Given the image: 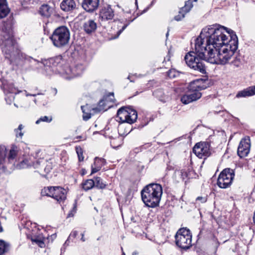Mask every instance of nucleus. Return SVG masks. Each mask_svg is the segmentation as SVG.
<instances>
[{
	"instance_id": "nucleus-1",
	"label": "nucleus",
	"mask_w": 255,
	"mask_h": 255,
	"mask_svg": "<svg viewBox=\"0 0 255 255\" xmlns=\"http://www.w3.org/2000/svg\"><path fill=\"white\" fill-rule=\"evenodd\" d=\"M231 32H235L220 25H213L202 29L200 35L195 40V50L201 57H205L208 49H217L230 43Z\"/></svg>"
},
{
	"instance_id": "nucleus-2",
	"label": "nucleus",
	"mask_w": 255,
	"mask_h": 255,
	"mask_svg": "<svg viewBox=\"0 0 255 255\" xmlns=\"http://www.w3.org/2000/svg\"><path fill=\"white\" fill-rule=\"evenodd\" d=\"M230 43L220 48L208 49L205 56L207 61L212 64L225 65L228 63L238 47V39L236 33L231 32Z\"/></svg>"
},
{
	"instance_id": "nucleus-3",
	"label": "nucleus",
	"mask_w": 255,
	"mask_h": 255,
	"mask_svg": "<svg viewBox=\"0 0 255 255\" xmlns=\"http://www.w3.org/2000/svg\"><path fill=\"white\" fill-rule=\"evenodd\" d=\"M2 51L5 58L8 60L10 64L21 65L23 64V62L39 64L38 61L26 55L18 49L16 44L11 38H8L5 41Z\"/></svg>"
},
{
	"instance_id": "nucleus-4",
	"label": "nucleus",
	"mask_w": 255,
	"mask_h": 255,
	"mask_svg": "<svg viewBox=\"0 0 255 255\" xmlns=\"http://www.w3.org/2000/svg\"><path fill=\"white\" fill-rule=\"evenodd\" d=\"M162 193V187L160 184H149L141 191L142 200L146 206L155 208L159 206Z\"/></svg>"
},
{
	"instance_id": "nucleus-5",
	"label": "nucleus",
	"mask_w": 255,
	"mask_h": 255,
	"mask_svg": "<svg viewBox=\"0 0 255 255\" xmlns=\"http://www.w3.org/2000/svg\"><path fill=\"white\" fill-rule=\"evenodd\" d=\"M39 152H36L30 155H24L22 160L17 164V167L21 169L32 167L40 170L43 168L46 173H48L51 168L44 167L47 161L43 157H39Z\"/></svg>"
},
{
	"instance_id": "nucleus-6",
	"label": "nucleus",
	"mask_w": 255,
	"mask_h": 255,
	"mask_svg": "<svg viewBox=\"0 0 255 255\" xmlns=\"http://www.w3.org/2000/svg\"><path fill=\"white\" fill-rule=\"evenodd\" d=\"M70 38L69 29L61 26L56 28L50 36L53 45L58 48H63L68 45Z\"/></svg>"
},
{
	"instance_id": "nucleus-7",
	"label": "nucleus",
	"mask_w": 255,
	"mask_h": 255,
	"mask_svg": "<svg viewBox=\"0 0 255 255\" xmlns=\"http://www.w3.org/2000/svg\"><path fill=\"white\" fill-rule=\"evenodd\" d=\"M195 51H190L185 56L184 60L187 65L194 70L198 71L202 74L206 73V66L203 60L207 61L206 57L200 56L199 52L195 50Z\"/></svg>"
},
{
	"instance_id": "nucleus-8",
	"label": "nucleus",
	"mask_w": 255,
	"mask_h": 255,
	"mask_svg": "<svg viewBox=\"0 0 255 255\" xmlns=\"http://www.w3.org/2000/svg\"><path fill=\"white\" fill-rule=\"evenodd\" d=\"M175 239L176 245L181 249L186 250L192 246V235L188 229H179L175 236Z\"/></svg>"
},
{
	"instance_id": "nucleus-9",
	"label": "nucleus",
	"mask_w": 255,
	"mask_h": 255,
	"mask_svg": "<svg viewBox=\"0 0 255 255\" xmlns=\"http://www.w3.org/2000/svg\"><path fill=\"white\" fill-rule=\"evenodd\" d=\"M209 86V83L207 79H199L191 82L189 85L188 89L194 101L201 97L202 94L200 91L206 89Z\"/></svg>"
},
{
	"instance_id": "nucleus-10",
	"label": "nucleus",
	"mask_w": 255,
	"mask_h": 255,
	"mask_svg": "<svg viewBox=\"0 0 255 255\" xmlns=\"http://www.w3.org/2000/svg\"><path fill=\"white\" fill-rule=\"evenodd\" d=\"M85 68V66L83 64L78 63L73 67L65 65L58 70V71L63 78L70 80L81 75Z\"/></svg>"
},
{
	"instance_id": "nucleus-11",
	"label": "nucleus",
	"mask_w": 255,
	"mask_h": 255,
	"mask_svg": "<svg viewBox=\"0 0 255 255\" xmlns=\"http://www.w3.org/2000/svg\"><path fill=\"white\" fill-rule=\"evenodd\" d=\"M117 118L119 123L132 124L137 120V112L130 107H122L118 110Z\"/></svg>"
},
{
	"instance_id": "nucleus-12",
	"label": "nucleus",
	"mask_w": 255,
	"mask_h": 255,
	"mask_svg": "<svg viewBox=\"0 0 255 255\" xmlns=\"http://www.w3.org/2000/svg\"><path fill=\"white\" fill-rule=\"evenodd\" d=\"M235 177V172L231 168L224 169L220 174L218 180L217 185L221 188H227L232 183Z\"/></svg>"
},
{
	"instance_id": "nucleus-13",
	"label": "nucleus",
	"mask_w": 255,
	"mask_h": 255,
	"mask_svg": "<svg viewBox=\"0 0 255 255\" xmlns=\"http://www.w3.org/2000/svg\"><path fill=\"white\" fill-rule=\"evenodd\" d=\"M62 61V57L61 55H58L45 60L43 65L47 74L50 75L54 73L55 71L54 68L61 64Z\"/></svg>"
},
{
	"instance_id": "nucleus-14",
	"label": "nucleus",
	"mask_w": 255,
	"mask_h": 255,
	"mask_svg": "<svg viewBox=\"0 0 255 255\" xmlns=\"http://www.w3.org/2000/svg\"><path fill=\"white\" fill-rule=\"evenodd\" d=\"M193 150L196 156L200 158H205L210 154V145L207 142L196 144Z\"/></svg>"
},
{
	"instance_id": "nucleus-15",
	"label": "nucleus",
	"mask_w": 255,
	"mask_h": 255,
	"mask_svg": "<svg viewBox=\"0 0 255 255\" xmlns=\"http://www.w3.org/2000/svg\"><path fill=\"white\" fill-rule=\"evenodd\" d=\"M251 147L250 140L249 137L242 139L238 148V154L241 157L247 156L250 152Z\"/></svg>"
},
{
	"instance_id": "nucleus-16",
	"label": "nucleus",
	"mask_w": 255,
	"mask_h": 255,
	"mask_svg": "<svg viewBox=\"0 0 255 255\" xmlns=\"http://www.w3.org/2000/svg\"><path fill=\"white\" fill-rule=\"evenodd\" d=\"M114 11L110 5H106L100 9L99 16L102 20H111L114 17Z\"/></svg>"
},
{
	"instance_id": "nucleus-17",
	"label": "nucleus",
	"mask_w": 255,
	"mask_h": 255,
	"mask_svg": "<svg viewBox=\"0 0 255 255\" xmlns=\"http://www.w3.org/2000/svg\"><path fill=\"white\" fill-rule=\"evenodd\" d=\"M100 0H83L82 3L83 8L88 12H93L99 7Z\"/></svg>"
},
{
	"instance_id": "nucleus-18",
	"label": "nucleus",
	"mask_w": 255,
	"mask_h": 255,
	"mask_svg": "<svg viewBox=\"0 0 255 255\" xmlns=\"http://www.w3.org/2000/svg\"><path fill=\"white\" fill-rule=\"evenodd\" d=\"M193 1H197V0H188L185 2L184 6L180 8L178 14L174 17L175 20L176 21H180L185 17V15L189 12V11L192 8Z\"/></svg>"
},
{
	"instance_id": "nucleus-19",
	"label": "nucleus",
	"mask_w": 255,
	"mask_h": 255,
	"mask_svg": "<svg viewBox=\"0 0 255 255\" xmlns=\"http://www.w3.org/2000/svg\"><path fill=\"white\" fill-rule=\"evenodd\" d=\"M52 198L59 203L63 202L66 199V190L60 186H55Z\"/></svg>"
},
{
	"instance_id": "nucleus-20",
	"label": "nucleus",
	"mask_w": 255,
	"mask_h": 255,
	"mask_svg": "<svg viewBox=\"0 0 255 255\" xmlns=\"http://www.w3.org/2000/svg\"><path fill=\"white\" fill-rule=\"evenodd\" d=\"M76 7L74 0H63L60 3L61 9L65 12L73 11Z\"/></svg>"
},
{
	"instance_id": "nucleus-21",
	"label": "nucleus",
	"mask_w": 255,
	"mask_h": 255,
	"mask_svg": "<svg viewBox=\"0 0 255 255\" xmlns=\"http://www.w3.org/2000/svg\"><path fill=\"white\" fill-rule=\"evenodd\" d=\"M97 27V23L92 19L87 20L83 24L84 30L87 34H91L95 32Z\"/></svg>"
},
{
	"instance_id": "nucleus-22",
	"label": "nucleus",
	"mask_w": 255,
	"mask_h": 255,
	"mask_svg": "<svg viewBox=\"0 0 255 255\" xmlns=\"http://www.w3.org/2000/svg\"><path fill=\"white\" fill-rule=\"evenodd\" d=\"M255 95V85L250 86L242 91H239L236 95L237 98H245Z\"/></svg>"
},
{
	"instance_id": "nucleus-23",
	"label": "nucleus",
	"mask_w": 255,
	"mask_h": 255,
	"mask_svg": "<svg viewBox=\"0 0 255 255\" xmlns=\"http://www.w3.org/2000/svg\"><path fill=\"white\" fill-rule=\"evenodd\" d=\"M106 160L104 158L96 157L95 158L94 164L92 165L91 174H93L99 171L103 166L105 165Z\"/></svg>"
},
{
	"instance_id": "nucleus-24",
	"label": "nucleus",
	"mask_w": 255,
	"mask_h": 255,
	"mask_svg": "<svg viewBox=\"0 0 255 255\" xmlns=\"http://www.w3.org/2000/svg\"><path fill=\"white\" fill-rule=\"evenodd\" d=\"M2 89L4 94H16L19 93V91L11 83H3L2 84Z\"/></svg>"
},
{
	"instance_id": "nucleus-25",
	"label": "nucleus",
	"mask_w": 255,
	"mask_h": 255,
	"mask_svg": "<svg viewBox=\"0 0 255 255\" xmlns=\"http://www.w3.org/2000/svg\"><path fill=\"white\" fill-rule=\"evenodd\" d=\"M6 0H0V19L6 17L9 12Z\"/></svg>"
},
{
	"instance_id": "nucleus-26",
	"label": "nucleus",
	"mask_w": 255,
	"mask_h": 255,
	"mask_svg": "<svg viewBox=\"0 0 255 255\" xmlns=\"http://www.w3.org/2000/svg\"><path fill=\"white\" fill-rule=\"evenodd\" d=\"M53 8L48 4H43L39 8V13L43 17H49L51 15Z\"/></svg>"
},
{
	"instance_id": "nucleus-27",
	"label": "nucleus",
	"mask_w": 255,
	"mask_h": 255,
	"mask_svg": "<svg viewBox=\"0 0 255 255\" xmlns=\"http://www.w3.org/2000/svg\"><path fill=\"white\" fill-rule=\"evenodd\" d=\"M109 101L112 102H114L113 93H110L107 97H105L104 99L100 101L99 103V110H107V109L105 108V106Z\"/></svg>"
},
{
	"instance_id": "nucleus-28",
	"label": "nucleus",
	"mask_w": 255,
	"mask_h": 255,
	"mask_svg": "<svg viewBox=\"0 0 255 255\" xmlns=\"http://www.w3.org/2000/svg\"><path fill=\"white\" fill-rule=\"evenodd\" d=\"M235 57L232 61V64L236 67H239L243 64V57L238 53H235Z\"/></svg>"
},
{
	"instance_id": "nucleus-29",
	"label": "nucleus",
	"mask_w": 255,
	"mask_h": 255,
	"mask_svg": "<svg viewBox=\"0 0 255 255\" xmlns=\"http://www.w3.org/2000/svg\"><path fill=\"white\" fill-rule=\"evenodd\" d=\"M7 151L4 146H0V169L4 167V163Z\"/></svg>"
},
{
	"instance_id": "nucleus-30",
	"label": "nucleus",
	"mask_w": 255,
	"mask_h": 255,
	"mask_svg": "<svg viewBox=\"0 0 255 255\" xmlns=\"http://www.w3.org/2000/svg\"><path fill=\"white\" fill-rule=\"evenodd\" d=\"M17 152V147L15 146L11 147L7 156V159L9 163H12L14 161L15 157L16 156Z\"/></svg>"
},
{
	"instance_id": "nucleus-31",
	"label": "nucleus",
	"mask_w": 255,
	"mask_h": 255,
	"mask_svg": "<svg viewBox=\"0 0 255 255\" xmlns=\"http://www.w3.org/2000/svg\"><path fill=\"white\" fill-rule=\"evenodd\" d=\"M55 186H48L44 187L41 190V194L42 196H46L52 197Z\"/></svg>"
},
{
	"instance_id": "nucleus-32",
	"label": "nucleus",
	"mask_w": 255,
	"mask_h": 255,
	"mask_svg": "<svg viewBox=\"0 0 255 255\" xmlns=\"http://www.w3.org/2000/svg\"><path fill=\"white\" fill-rule=\"evenodd\" d=\"M9 244L2 240H0V255H2L9 250Z\"/></svg>"
},
{
	"instance_id": "nucleus-33",
	"label": "nucleus",
	"mask_w": 255,
	"mask_h": 255,
	"mask_svg": "<svg viewBox=\"0 0 255 255\" xmlns=\"http://www.w3.org/2000/svg\"><path fill=\"white\" fill-rule=\"evenodd\" d=\"M95 183L94 182V180L87 179L82 183V185L83 188L85 191H88L92 189L95 186Z\"/></svg>"
},
{
	"instance_id": "nucleus-34",
	"label": "nucleus",
	"mask_w": 255,
	"mask_h": 255,
	"mask_svg": "<svg viewBox=\"0 0 255 255\" xmlns=\"http://www.w3.org/2000/svg\"><path fill=\"white\" fill-rule=\"evenodd\" d=\"M154 94L157 97L159 100L165 103L168 99V97L164 95V94L163 93V92L161 90H157L155 91L154 92Z\"/></svg>"
},
{
	"instance_id": "nucleus-35",
	"label": "nucleus",
	"mask_w": 255,
	"mask_h": 255,
	"mask_svg": "<svg viewBox=\"0 0 255 255\" xmlns=\"http://www.w3.org/2000/svg\"><path fill=\"white\" fill-rule=\"evenodd\" d=\"M94 182L95 183L94 186L98 188L104 189L106 186V184L103 182L102 179L99 177H95Z\"/></svg>"
},
{
	"instance_id": "nucleus-36",
	"label": "nucleus",
	"mask_w": 255,
	"mask_h": 255,
	"mask_svg": "<svg viewBox=\"0 0 255 255\" xmlns=\"http://www.w3.org/2000/svg\"><path fill=\"white\" fill-rule=\"evenodd\" d=\"M181 101L184 104H188L194 101L190 93L182 96L181 98Z\"/></svg>"
},
{
	"instance_id": "nucleus-37",
	"label": "nucleus",
	"mask_w": 255,
	"mask_h": 255,
	"mask_svg": "<svg viewBox=\"0 0 255 255\" xmlns=\"http://www.w3.org/2000/svg\"><path fill=\"white\" fill-rule=\"evenodd\" d=\"M87 108V106H82L81 110L83 113V119L85 121H87L90 119L91 117V114L89 113L86 112V109Z\"/></svg>"
},
{
	"instance_id": "nucleus-38",
	"label": "nucleus",
	"mask_w": 255,
	"mask_h": 255,
	"mask_svg": "<svg viewBox=\"0 0 255 255\" xmlns=\"http://www.w3.org/2000/svg\"><path fill=\"white\" fill-rule=\"evenodd\" d=\"M23 128V125L20 124L19 125L17 128L14 129V132L15 133L16 137H19L20 138H22V136L23 135V133L22 132V129Z\"/></svg>"
},
{
	"instance_id": "nucleus-39",
	"label": "nucleus",
	"mask_w": 255,
	"mask_h": 255,
	"mask_svg": "<svg viewBox=\"0 0 255 255\" xmlns=\"http://www.w3.org/2000/svg\"><path fill=\"white\" fill-rule=\"evenodd\" d=\"M167 74L168 77L170 78H174L179 75V73L174 69L169 70Z\"/></svg>"
},
{
	"instance_id": "nucleus-40",
	"label": "nucleus",
	"mask_w": 255,
	"mask_h": 255,
	"mask_svg": "<svg viewBox=\"0 0 255 255\" xmlns=\"http://www.w3.org/2000/svg\"><path fill=\"white\" fill-rule=\"evenodd\" d=\"M76 152L78 157L79 160L82 161L84 160V156L83 155V151L82 148L80 146L76 147Z\"/></svg>"
},
{
	"instance_id": "nucleus-41",
	"label": "nucleus",
	"mask_w": 255,
	"mask_h": 255,
	"mask_svg": "<svg viewBox=\"0 0 255 255\" xmlns=\"http://www.w3.org/2000/svg\"><path fill=\"white\" fill-rule=\"evenodd\" d=\"M52 120V117H51V116L48 117V116H43V117H41L38 120H37L36 122V124H38L41 122H47V123H50V122H51Z\"/></svg>"
},
{
	"instance_id": "nucleus-42",
	"label": "nucleus",
	"mask_w": 255,
	"mask_h": 255,
	"mask_svg": "<svg viewBox=\"0 0 255 255\" xmlns=\"http://www.w3.org/2000/svg\"><path fill=\"white\" fill-rule=\"evenodd\" d=\"M15 94H5V100L7 104L10 105L13 101Z\"/></svg>"
},
{
	"instance_id": "nucleus-43",
	"label": "nucleus",
	"mask_w": 255,
	"mask_h": 255,
	"mask_svg": "<svg viewBox=\"0 0 255 255\" xmlns=\"http://www.w3.org/2000/svg\"><path fill=\"white\" fill-rule=\"evenodd\" d=\"M180 173L183 180H184L189 177V172L188 171V170H186L185 169H182L180 170Z\"/></svg>"
},
{
	"instance_id": "nucleus-44",
	"label": "nucleus",
	"mask_w": 255,
	"mask_h": 255,
	"mask_svg": "<svg viewBox=\"0 0 255 255\" xmlns=\"http://www.w3.org/2000/svg\"><path fill=\"white\" fill-rule=\"evenodd\" d=\"M207 200V197L206 196H199L196 198V201L199 202L201 203H205Z\"/></svg>"
},
{
	"instance_id": "nucleus-45",
	"label": "nucleus",
	"mask_w": 255,
	"mask_h": 255,
	"mask_svg": "<svg viewBox=\"0 0 255 255\" xmlns=\"http://www.w3.org/2000/svg\"><path fill=\"white\" fill-rule=\"evenodd\" d=\"M32 241L35 242L36 243H37L38 244L39 246L41 248H42L44 246V243L41 240L34 239V240H32Z\"/></svg>"
},
{
	"instance_id": "nucleus-46",
	"label": "nucleus",
	"mask_w": 255,
	"mask_h": 255,
	"mask_svg": "<svg viewBox=\"0 0 255 255\" xmlns=\"http://www.w3.org/2000/svg\"><path fill=\"white\" fill-rule=\"evenodd\" d=\"M77 234H78V232L77 231H74L71 232V233L70 234V235L69 236V237L75 238L77 236Z\"/></svg>"
},
{
	"instance_id": "nucleus-47",
	"label": "nucleus",
	"mask_w": 255,
	"mask_h": 255,
	"mask_svg": "<svg viewBox=\"0 0 255 255\" xmlns=\"http://www.w3.org/2000/svg\"><path fill=\"white\" fill-rule=\"evenodd\" d=\"M25 95L26 96H33V97H35L36 95H40L41 94L40 93H37V94H29L26 91H25Z\"/></svg>"
},
{
	"instance_id": "nucleus-48",
	"label": "nucleus",
	"mask_w": 255,
	"mask_h": 255,
	"mask_svg": "<svg viewBox=\"0 0 255 255\" xmlns=\"http://www.w3.org/2000/svg\"><path fill=\"white\" fill-rule=\"evenodd\" d=\"M128 24H125L122 28L118 31V34L120 35L128 26Z\"/></svg>"
},
{
	"instance_id": "nucleus-49",
	"label": "nucleus",
	"mask_w": 255,
	"mask_h": 255,
	"mask_svg": "<svg viewBox=\"0 0 255 255\" xmlns=\"http://www.w3.org/2000/svg\"><path fill=\"white\" fill-rule=\"evenodd\" d=\"M82 237L81 238V240L82 242H85L86 241L85 238H84V233L81 234Z\"/></svg>"
},
{
	"instance_id": "nucleus-50",
	"label": "nucleus",
	"mask_w": 255,
	"mask_h": 255,
	"mask_svg": "<svg viewBox=\"0 0 255 255\" xmlns=\"http://www.w3.org/2000/svg\"><path fill=\"white\" fill-rule=\"evenodd\" d=\"M3 232V228L1 226V222H0V233H1Z\"/></svg>"
},
{
	"instance_id": "nucleus-51",
	"label": "nucleus",
	"mask_w": 255,
	"mask_h": 255,
	"mask_svg": "<svg viewBox=\"0 0 255 255\" xmlns=\"http://www.w3.org/2000/svg\"><path fill=\"white\" fill-rule=\"evenodd\" d=\"M253 221H254V223L255 224V212L254 213V216H253Z\"/></svg>"
},
{
	"instance_id": "nucleus-52",
	"label": "nucleus",
	"mask_w": 255,
	"mask_h": 255,
	"mask_svg": "<svg viewBox=\"0 0 255 255\" xmlns=\"http://www.w3.org/2000/svg\"><path fill=\"white\" fill-rule=\"evenodd\" d=\"M138 253L136 252H134L132 253V255H137Z\"/></svg>"
},
{
	"instance_id": "nucleus-53",
	"label": "nucleus",
	"mask_w": 255,
	"mask_h": 255,
	"mask_svg": "<svg viewBox=\"0 0 255 255\" xmlns=\"http://www.w3.org/2000/svg\"><path fill=\"white\" fill-rule=\"evenodd\" d=\"M80 138H81V136H78L77 137H75V139H80Z\"/></svg>"
},
{
	"instance_id": "nucleus-54",
	"label": "nucleus",
	"mask_w": 255,
	"mask_h": 255,
	"mask_svg": "<svg viewBox=\"0 0 255 255\" xmlns=\"http://www.w3.org/2000/svg\"><path fill=\"white\" fill-rule=\"evenodd\" d=\"M128 78L130 80V82H133L132 80H130V76H128Z\"/></svg>"
},
{
	"instance_id": "nucleus-55",
	"label": "nucleus",
	"mask_w": 255,
	"mask_h": 255,
	"mask_svg": "<svg viewBox=\"0 0 255 255\" xmlns=\"http://www.w3.org/2000/svg\"><path fill=\"white\" fill-rule=\"evenodd\" d=\"M148 9V7H147L146 9H144V10H143V12H145V11H146L147 10V9Z\"/></svg>"
},
{
	"instance_id": "nucleus-56",
	"label": "nucleus",
	"mask_w": 255,
	"mask_h": 255,
	"mask_svg": "<svg viewBox=\"0 0 255 255\" xmlns=\"http://www.w3.org/2000/svg\"><path fill=\"white\" fill-rule=\"evenodd\" d=\"M154 0H153V1H152V2H151V5H152V4H153V3H154Z\"/></svg>"
},
{
	"instance_id": "nucleus-57",
	"label": "nucleus",
	"mask_w": 255,
	"mask_h": 255,
	"mask_svg": "<svg viewBox=\"0 0 255 255\" xmlns=\"http://www.w3.org/2000/svg\"><path fill=\"white\" fill-rule=\"evenodd\" d=\"M168 31L167 32V33H166V37H167V36H168Z\"/></svg>"
},
{
	"instance_id": "nucleus-58",
	"label": "nucleus",
	"mask_w": 255,
	"mask_h": 255,
	"mask_svg": "<svg viewBox=\"0 0 255 255\" xmlns=\"http://www.w3.org/2000/svg\"><path fill=\"white\" fill-rule=\"evenodd\" d=\"M135 3L137 4V0H135Z\"/></svg>"
},
{
	"instance_id": "nucleus-59",
	"label": "nucleus",
	"mask_w": 255,
	"mask_h": 255,
	"mask_svg": "<svg viewBox=\"0 0 255 255\" xmlns=\"http://www.w3.org/2000/svg\"><path fill=\"white\" fill-rule=\"evenodd\" d=\"M122 255H125V253H123Z\"/></svg>"
}]
</instances>
